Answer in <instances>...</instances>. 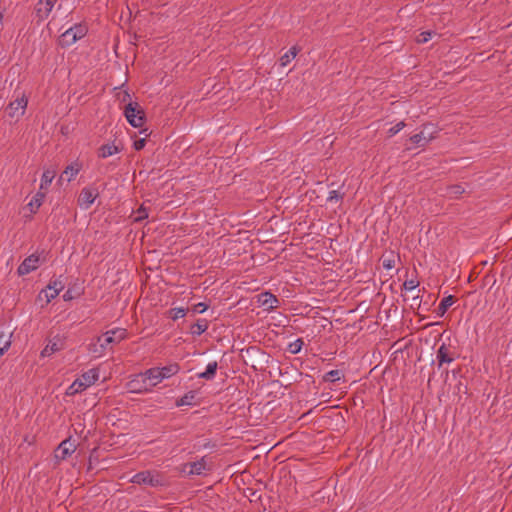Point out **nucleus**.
Masks as SVG:
<instances>
[{
  "instance_id": "obj_22",
  "label": "nucleus",
  "mask_w": 512,
  "mask_h": 512,
  "mask_svg": "<svg viewBox=\"0 0 512 512\" xmlns=\"http://www.w3.org/2000/svg\"><path fill=\"white\" fill-rule=\"evenodd\" d=\"M217 367H218V364L216 361L210 362L207 365L206 370L204 372L198 374V377L206 379V380L213 379L216 374Z\"/></svg>"
},
{
  "instance_id": "obj_6",
  "label": "nucleus",
  "mask_w": 512,
  "mask_h": 512,
  "mask_svg": "<svg viewBox=\"0 0 512 512\" xmlns=\"http://www.w3.org/2000/svg\"><path fill=\"white\" fill-rule=\"evenodd\" d=\"M207 469L205 457H202L199 461L183 464L181 471L188 475H202Z\"/></svg>"
},
{
  "instance_id": "obj_36",
  "label": "nucleus",
  "mask_w": 512,
  "mask_h": 512,
  "mask_svg": "<svg viewBox=\"0 0 512 512\" xmlns=\"http://www.w3.org/2000/svg\"><path fill=\"white\" fill-rule=\"evenodd\" d=\"M302 345H303V341L302 339H297L296 341H294L293 343H290L289 344V347H288V350L292 353V354H297L300 352L301 348H302Z\"/></svg>"
},
{
  "instance_id": "obj_30",
  "label": "nucleus",
  "mask_w": 512,
  "mask_h": 512,
  "mask_svg": "<svg viewBox=\"0 0 512 512\" xmlns=\"http://www.w3.org/2000/svg\"><path fill=\"white\" fill-rule=\"evenodd\" d=\"M84 389H86V387L84 386V383H82L81 380L78 378L68 388V394L74 395L76 393L83 391Z\"/></svg>"
},
{
  "instance_id": "obj_45",
  "label": "nucleus",
  "mask_w": 512,
  "mask_h": 512,
  "mask_svg": "<svg viewBox=\"0 0 512 512\" xmlns=\"http://www.w3.org/2000/svg\"><path fill=\"white\" fill-rule=\"evenodd\" d=\"M71 30H74V34H79V29H84L82 26H75L70 28Z\"/></svg>"
},
{
  "instance_id": "obj_11",
  "label": "nucleus",
  "mask_w": 512,
  "mask_h": 512,
  "mask_svg": "<svg viewBox=\"0 0 512 512\" xmlns=\"http://www.w3.org/2000/svg\"><path fill=\"white\" fill-rule=\"evenodd\" d=\"M56 1L57 0H40L37 3L35 10H36V15L39 18V20H44L49 16Z\"/></svg>"
},
{
  "instance_id": "obj_2",
  "label": "nucleus",
  "mask_w": 512,
  "mask_h": 512,
  "mask_svg": "<svg viewBox=\"0 0 512 512\" xmlns=\"http://www.w3.org/2000/svg\"><path fill=\"white\" fill-rule=\"evenodd\" d=\"M124 115L133 127H142L145 122V112L137 102L128 103Z\"/></svg>"
},
{
  "instance_id": "obj_17",
  "label": "nucleus",
  "mask_w": 512,
  "mask_h": 512,
  "mask_svg": "<svg viewBox=\"0 0 512 512\" xmlns=\"http://www.w3.org/2000/svg\"><path fill=\"white\" fill-rule=\"evenodd\" d=\"M122 150V147L115 145L114 143H108L100 146L97 151V155L99 158H107L116 153H119Z\"/></svg>"
},
{
  "instance_id": "obj_27",
  "label": "nucleus",
  "mask_w": 512,
  "mask_h": 512,
  "mask_svg": "<svg viewBox=\"0 0 512 512\" xmlns=\"http://www.w3.org/2000/svg\"><path fill=\"white\" fill-rule=\"evenodd\" d=\"M298 53V49L294 46L290 48L281 58H280V65L282 67H285L288 65V63L291 62L292 59L296 57Z\"/></svg>"
},
{
  "instance_id": "obj_5",
  "label": "nucleus",
  "mask_w": 512,
  "mask_h": 512,
  "mask_svg": "<svg viewBox=\"0 0 512 512\" xmlns=\"http://www.w3.org/2000/svg\"><path fill=\"white\" fill-rule=\"evenodd\" d=\"M76 450L75 441L71 440V437L62 441L54 452L55 458L60 460H65L68 456H70Z\"/></svg>"
},
{
  "instance_id": "obj_14",
  "label": "nucleus",
  "mask_w": 512,
  "mask_h": 512,
  "mask_svg": "<svg viewBox=\"0 0 512 512\" xmlns=\"http://www.w3.org/2000/svg\"><path fill=\"white\" fill-rule=\"evenodd\" d=\"M454 353L451 352L450 348L445 344H442L437 351L438 366L441 367L443 364H450L454 361Z\"/></svg>"
},
{
  "instance_id": "obj_7",
  "label": "nucleus",
  "mask_w": 512,
  "mask_h": 512,
  "mask_svg": "<svg viewBox=\"0 0 512 512\" xmlns=\"http://www.w3.org/2000/svg\"><path fill=\"white\" fill-rule=\"evenodd\" d=\"M40 264V256L36 254H32L24 259V261L19 265L17 272L20 276L29 274L30 272L37 269Z\"/></svg>"
},
{
  "instance_id": "obj_4",
  "label": "nucleus",
  "mask_w": 512,
  "mask_h": 512,
  "mask_svg": "<svg viewBox=\"0 0 512 512\" xmlns=\"http://www.w3.org/2000/svg\"><path fill=\"white\" fill-rule=\"evenodd\" d=\"M28 100L25 95L17 97L14 101L10 102L6 111L11 118H19L25 113Z\"/></svg>"
},
{
  "instance_id": "obj_28",
  "label": "nucleus",
  "mask_w": 512,
  "mask_h": 512,
  "mask_svg": "<svg viewBox=\"0 0 512 512\" xmlns=\"http://www.w3.org/2000/svg\"><path fill=\"white\" fill-rule=\"evenodd\" d=\"M208 329V322L206 320H198L191 326V333L194 335H201Z\"/></svg>"
},
{
  "instance_id": "obj_13",
  "label": "nucleus",
  "mask_w": 512,
  "mask_h": 512,
  "mask_svg": "<svg viewBox=\"0 0 512 512\" xmlns=\"http://www.w3.org/2000/svg\"><path fill=\"white\" fill-rule=\"evenodd\" d=\"M128 387L130 391L137 393L147 391L149 389L148 383L145 381V375L142 373L135 375L134 378L128 382Z\"/></svg>"
},
{
  "instance_id": "obj_12",
  "label": "nucleus",
  "mask_w": 512,
  "mask_h": 512,
  "mask_svg": "<svg viewBox=\"0 0 512 512\" xmlns=\"http://www.w3.org/2000/svg\"><path fill=\"white\" fill-rule=\"evenodd\" d=\"M84 35L85 29H79V34H74V30L68 29L60 36L59 43L61 46H70Z\"/></svg>"
},
{
  "instance_id": "obj_37",
  "label": "nucleus",
  "mask_w": 512,
  "mask_h": 512,
  "mask_svg": "<svg viewBox=\"0 0 512 512\" xmlns=\"http://www.w3.org/2000/svg\"><path fill=\"white\" fill-rule=\"evenodd\" d=\"M406 126L405 122L404 121H401L399 123H397L395 126L391 127L389 130H388V136L389 137H392L394 136L395 134H397L399 131H401L404 127Z\"/></svg>"
},
{
  "instance_id": "obj_35",
  "label": "nucleus",
  "mask_w": 512,
  "mask_h": 512,
  "mask_svg": "<svg viewBox=\"0 0 512 512\" xmlns=\"http://www.w3.org/2000/svg\"><path fill=\"white\" fill-rule=\"evenodd\" d=\"M433 36H438V34L434 31H425L420 33L416 40L418 43H426L428 40L432 39Z\"/></svg>"
},
{
  "instance_id": "obj_29",
  "label": "nucleus",
  "mask_w": 512,
  "mask_h": 512,
  "mask_svg": "<svg viewBox=\"0 0 512 512\" xmlns=\"http://www.w3.org/2000/svg\"><path fill=\"white\" fill-rule=\"evenodd\" d=\"M106 334H110L111 338H113V344L121 342L127 336L126 330L119 329V328L114 329V330H109L106 332Z\"/></svg>"
},
{
  "instance_id": "obj_40",
  "label": "nucleus",
  "mask_w": 512,
  "mask_h": 512,
  "mask_svg": "<svg viewBox=\"0 0 512 512\" xmlns=\"http://www.w3.org/2000/svg\"><path fill=\"white\" fill-rule=\"evenodd\" d=\"M137 216L135 217V221L136 222H139V221H142L143 219L147 218L148 217V214H147V211L146 209L142 206L140 207L138 210H137Z\"/></svg>"
},
{
  "instance_id": "obj_39",
  "label": "nucleus",
  "mask_w": 512,
  "mask_h": 512,
  "mask_svg": "<svg viewBox=\"0 0 512 512\" xmlns=\"http://www.w3.org/2000/svg\"><path fill=\"white\" fill-rule=\"evenodd\" d=\"M383 267L386 269H392L395 266V256L391 255L389 258L383 257Z\"/></svg>"
},
{
  "instance_id": "obj_41",
  "label": "nucleus",
  "mask_w": 512,
  "mask_h": 512,
  "mask_svg": "<svg viewBox=\"0 0 512 512\" xmlns=\"http://www.w3.org/2000/svg\"><path fill=\"white\" fill-rule=\"evenodd\" d=\"M419 285L418 281L415 280H406L403 284L406 290H413Z\"/></svg>"
},
{
  "instance_id": "obj_8",
  "label": "nucleus",
  "mask_w": 512,
  "mask_h": 512,
  "mask_svg": "<svg viewBox=\"0 0 512 512\" xmlns=\"http://www.w3.org/2000/svg\"><path fill=\"white\" fill-rule=\"evenodd\" d=\"M65 347V340L60 336H55L49 343L45 346V348L41 352L42 357H48L54 354L55 352L61 351Z\"/></svg>"
},
{
  "instance_id": "obj_16",
  "label": "nucleus",
  "mask_w": 512,
  "mask_h": 512,
  "mask_svg": "<svg viewBox=\"0 0 512 512\" xmlns=\"http://www.w3.org/2000/svg\"><path fill=\"white\" fill-rule=\"evenodd\" d=\"M142 374L145 375V381L146 383H148V387L155 386L163 380L159 368L148 369L146 372Z\"/></svg>"
},
{
  "instance_id": "obj_44",
  "label": "nucleus",
  "mask_w": 512,
  "mask_h": 512,
  "mask_svg": "<svg viewBox=\"0 0 512 512\" xmlns=\"http://www.w3.org/2000/svg\"><path fill=\"white\" fill-rule=\"evenodd\" d=\"M73 298L72 294H71V291L70 290H67L64 295H63V299L65 301H69Z\"/></svg>"
},
{
  "instance_id": "obj_21",
  "label": "nucleus",
  "mask_w": 512,
  "mask_h": 512,
  "mask_svg": "<svg viewBox=\"0 0 512 512\" xmlns=\"http://www.w3.org/2000/svg\"><path fill=\"white\" fill-rule=\"evenodd\" d=\"M455 300V297L452 295L444 297L437 308L438 315L443 316L448 310V308L455 303Z\"/></svg>"
},
{
  "instance_id": "obj_38",
  "label": "nucleus",
  "mask_w": 512,
  "mask_h": 512,
  "mask_svg": "<svg viewBox=\"0 0 512 512\" xmlns=\"http://www.w3.org/2000/svg\"><path fill=\"white\" fill-rule=\"evenodd\" d=\"M425 140V142H427L428 140H426V137L424 136V133L423 132H420V133H417L413 136L410 137V141L414 144H419V145H423L421 142Z\"/></svg>"
},
{
  "instance_id": "obj_25",
  "label": "nucleus",
  "mask_w": 512,
  "mask_h": 512,
  "mask_svg": "<svg viewBox=\"0 0 512 512\" xmlns=\"http://www.w3.org/2000/svg\"><path fill=\"white\" fill-rule=\"evenodd\" d=\"M196 399V392L189 391L184 396L176 401V406L193 405Z\"/></svg>"
},
{
  "instance_id": "obj_1",
  "label": "nucleus",
  "mask_w": 512,
  "mask_h": 512,
  "mask_svg": "<svg viewBox=\"0 0 512 512\" xmlns=\"http://www.w3.org/2000/svg\"><path fill=\"white\" fill-rule=\"evenodd\" d=\"M130 482L138 485H149L151 487H160L166 485V480L161 473L157 471H141L135 474Z\"/></svg>"
},
{
  "instance_id": "obj_9",
  "label": "nucleus",
  "mask_w": 512,
  "mask_h": 512,
  "mask_svg": "<svg viewBox=\"0 0 512 512\" xmlns=\"http://www.w3.org/2000/svg\"><path fill=\"white\" fill-rule=\"evenodd\" d=\"M64 282L61 279L51 281L47 288L42 291L45 294L46 302L49 303L52 299L58 296L59 292L64 289Z\"/></svg>"
},
{
  "instance_id": "obj_18",
  "label": "nucleus",
  "mask_w": 512,
  "mask_h": 512,
  "mask_svg": "<svg viewBox=\"0 0 512 512\" xmlns=\"http://www.w3.org/2000/svg\"><path fill=\"white\" fill-rule=\"evenodd\" d=\"M82 169V164L78 161H75L68 165L63 173L60 176V179H63L64 176H67V181L70 182Z\"/></svg>"
},
{
  "instance_id": "obj_34",
  "label": "nucleus",
  "mask_w": 512,
  "mask_h": 512,
  "mask_svg": "<svg viewBox=\"0 0 512 512\" xmlns=\"http://www.w3.org/2000/svg\"><path fill=\"white\" fill-rule=\"evenodd\" d=\"M341 375H342V373L340 370H331L325 374L324 380L328 381V382H335V381L340 380Z\"/></svg>"
},
{
  "instance_id": "obj_24",
  "label": "nucleus",
  "mask_w": 512,
  "mask_h": 512,
  "mask_svg": "<svg viewBox=\"0 0 512 512\" xmlns=\"http://www.w3.org/2000/svg\"><path fill=\"white\" fill-rule=\"evenodd\" d=\"M55 177L54 170H45L42 174L40 190H47Z\"/></svg>"
},
{
  "instance_id": "obj_10",
  "label": "nucleus",
  "mask_w": 512,
  "mask_h": 512,
  "mask_svg": "<svg viewBox=\"0 0 512 512\" xmlns=\"http://www.w3.org/2000/svg\"><path fill=\"white\" fill-rule=\"evenodd\" d=\"M97 196V189L83 188L78 198V204L87 209L95 201Z\"/></svg>"
},
{
  "instance_id": "obj_23",
  "label": "nucleus",
  "mask_w": 512,
  "mask_h": 512,
  "mask_svg": "<svg viewBox=\"0 0 512 512\" xmlns=\"http://www.w3.org/2000/svg\"><path fill=\"white\" fill-rule=\"evenodd\" d=\"M12 333L0 332V357L8 350L11 345Z\"/></svg>"
},
{
  "instance_id": "obj_15",
  "label": "nucleus",
  "mask_w": 512,
  "mask_h": 512,
  "mask_svg": "<svg viewBox=\"0 0 512 512\" xmlns=\"http://www.w3.org/2000/svg\"><path fill=\"white\" fill-rule=\"evenodd\" d=\"M258 302L261 306L266 307L267 310H272L277 307L279 301L275 295L270 292H264L258 295Z\"/></svg>"
},
{
  "instance_id": "obj_31",
  "label": "nucleus",
  "mask_w": 512,
  "mask_h": 512,
  "mask_svg": "<svg viewBox=\"0 0 512 512\" xmlns=\"http://www.w3.org/2000/svg\"><path fill=\"white\" fill-rule=\"evenodd\" d=\"M186 309L184 308H172L168 311V316L172 320H177L179 318H182L186 315Z\"/></svg>"
},
{
  "instance_id": "obj_20",
  "label": "nucleus",
  "mask_w": 512,
  "mask_h": 512,
  "mask_svg": "<svg viewBox=\"0 0 512 512\" xmlns=\"http://www.w3.org/2000/svg\"><path fill=\"white\" fill-rule=\"evenodd\" d=\"M44 198H45V193L42 192L41 190L35 194V196L32 198V200L28 203V207L30 208V211L32 213H36V211L42 205Z\"/></svg>"
},
{
  "instance_id": "obj_43",
  "label": "nucleus",
  "mask_w": 512,
  "mask_h": 512,
  "mask_svg": "<svg viewBox=\"0 0 512 512\" xmlns=\"http://www.w3.org/2000/svg\"><path fill=\"white\" fill-rule=\"evenodd\" d=\"M145 143H146V140L144 138L136 140L134 142V149L137 151L143 149L145 146Z\"/></svg>"
},
{
  "instance_id": "obj_3",
  "label": "nucleus",
  "mask_w": 512,
  "mask_h": 512,
  "mask_svg": "<svg viewBox=\"0 0 512 512\" xmlns=\"http://www.w3.org/2000/svg\"><path fill=\"white\" fill-rule=\"evenodd\" d=\"M111 344H113V338H111L110 334L105 333L103 336L97 337L88 345V351L93 357L99 358L104 356L108 349L111 350Z\"/></svg>"
},
{
  "instance_id": "obj_19",
  "label": "nucleus",
  "mask_w": 512,
  "mask_h": 512,
  "mask_svg": "<svg viewBox=\"0 0 512 512\" xmlns=\"http://www.w3.org/2000/svg\"><path fill=\"white\" fill-rule=\"evenodd\" d=\"M99 374L97 369H90L87 372L83 373L79 378L84 386L87 388L94 384L98 380Z\"/></svg>"
},
{
  "instance_id": "obj_26",
  "label": "nucleus",
  "mask_w": 512,
  "mask_h": 512,
  "mask_svg": "<svg viewBox=\"0 0 512 512\" xmlns=\"http://www.w3.org/2000/svg\"><path fill=\"white\" fill-rule=\"evenodd\" d=\"M179 369H180V367L177 363H172V364H169L162 368H159L163 379L169 378V377L175 375L176 373H178Z\"/></svg>"
},
{
  "instance_id": "obj_32",
  "label": "nucleus",
  "mask_w": 512,
  "mask_h": 512,
  "mask_svg": "<svg viewBox=\"0 0 512 512\" xmlns=\"http://www.w3.org/2000/svg\"><path fill=\"white\" fill-rule=\"evenodd\" d=\"M465 192V189L463 186L461 185H451L449 187H447V194L450 196V197H457L458 195H461Z\"/></svg>"
},
{
  "instance_id": "obj_42",
  "label": "nucleus",
  "mask_w": 512,
  "mask_h": 512,
  "mask_svg": "<svg viewBox=\"0 0 512 512\" xmlns=\"http://www.w3.org/2000/svg\"><path fill=\"white\" fill-rule=\"evenodd\" d=\"M207 308H208V305L201 302V303L194 305L193 310L197 313H203L204 311L207 310Z\"/></svg>"
},
{
  "instance_id": "obj_33",
  "label": "nucleus",
  "mask_w": 512,
  "mask_h": 512,
  "mask_svg": "<svg viewBox=\"0 0 512 512\" xmlns=\"http://www.w3.org/2000/svg\"><path fill=\"white\" fill-rule=\"evenodd\" d=\"M345 193H341L340 191L338 190H331L329 192V195L327 197V201L332 203V202H340L342 201L343 197H344Z\"/></svg>"
}]
</instances>
